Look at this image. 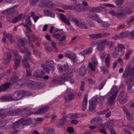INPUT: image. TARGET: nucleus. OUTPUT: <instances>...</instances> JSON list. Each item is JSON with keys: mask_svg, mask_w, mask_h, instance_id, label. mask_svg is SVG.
I'll list each match as a JSON object with an SVG mask.
<instances>
[{"mask_svg": "<svg viewBox=\"0 0 134 134\" xmlns=\"http://www.w3.org/2000/svg\"><path fill=\"white\" fill-rule=\"evenodd\" d=\"M42 2L47 7L52 8L55 6L54 4L51 3V0H42Z\"/></svg>", "mask_w": 134, "mask_h": 134, "instance_id": "b1692460", "label": "nucleus"}, {"mask_svg": "<svg viewBox=\"0 0 134 134\" xmlns=\"http://www.w3.org/2000/svg\"><path fill=\"white\" fill-rule=\"evenodd\" d=\"M18 45L19 48L20 49V51L22 53H25L26 51V48L25 46V43L24 41L22 38L18 39Z\"/></svg>", "mask_w": 134, "mask_h": 134, "instance_id": "9d476101", "label": "nucleus"}, {"mask_svg": "<svg viewBox=\"0 0 134 134\" xmlns=\"http://www.w3.org/2000/svg\"><path fill=\"white\" fill-rule=\"evenodd\" d=\"M124 33L122 32L119 34L113 37V38L115 39V40L118 39L120 38H122L124 37Z\"/></svg>", "mask_w": 134, "mask_h": 134, "instance_id": "49530a36", "label": "nucleus"}, {"mask_svg": "<svg viewBox=\"0 0 134 134\" xmlns=\"http://www.w3.org/2000/svg\"><path fill=\"white\" fill-rule=\"evenodd\" d=\"M92 51V49L91 48L89 47L86 49L84 51L81 52L80 54L82 55L88 54H90Z\"/></svg>", "mask_w": 134, "mask_h": 134, "instance_id": "2f4dec72", "label": "nucleus"}, {"mask_svg": "<svg viewBox=\"0 0 134 134\" xmlns=\"http://www.w3.org/2000/svg\"><path fill=\"white\" fill-rule=\"evenodd\" d=\"M90 105L89 107V110L90 112H92L94 110L96 106V103L95 102H89Z\"/></svg>", "mask_w": 134, "mask_h": 134, "instance_id": "f704fd0d", "label": "nucleus"}, {"mask_svg": "<svg viewBox=\"0 0 134 134\" xmlns=\"http://www.w3.org/2000/svg\"><path fill=\"white\" fill-rule=\"evenodd\" d=\"M110 57L109 54L107 55V57L105 59V64L107 67H109L110 65Z\"/></svg>", "mask_w": 134, "mask_h": 134, "instance_id": "8fccbe9b", "label": "nucleus"}, {"mask_svg": "<svg viewBox=\"0 0 134 134\" xmlns=\"http://www.w3.org/2000/svg\"><path fill=\"white\" fill-rule=\"evenodd\" d=\"M79 117L78 114L76 113L75 114H71L70 115V118L71 119H76Z\"/></svg>", "mask_w": 134, "mask_h": 134, "instance_id": "13d9d810", "label": "nucleus"}, {"mask_svg": "<svg viewBox=\"0 0 134 134\" xmlns=\"http://www.w3.org/2000/svg\"><path fill=\"white\" fill-rule=\"evenodd\" d=\"M25 82L27 83L28 86L31 87L33 89H37L38 85L35 82H32L31 80H27L25 81Z\"/></svg>", "mask_w": 134, "mask_h": 134, "instance_id": "6ab92c4d", "label": "nucleus"}, {"mask_svg": "<svg viewBox=\"0 0 134 134\" xmlns=\"http://www.w3.org/2000/svg\"><path fill=\"white\" fill-rule=\"evenodd\" d=\"M20 126H21V127L22 128V122L21 119L13 123L12 126L11 128L12 129H15L19 128Z\"/></svg>", "mask_w": 134, "mask_h": 134, "instance_id": "412c9836", "label": "nucleus"}, {"mask_svg": "<svg viewBox=\"0 0 134 134\" xmlns=\"http://www.w3.org/2000/svg\"><path fill=\"white\" fill-rule=\"evenodd\" d=\"M43 132L44 133H46L47 134H50L53 132L54 130L52 128L48 127H45L43 128Z\"/></svg>", "mask_w": 134, "mask_h": 134, "instance_id": "72a5a7b5", "label": "nucleus"}, {"mask_svg": "<svg viewBox=\"0 0 134 134\" xmlns=\"http://www.w3.org/2000/svg\"><path fill=\"white\" fill-rule=\"evenodd\" d=\"M62 7L65 9H71L72 10V5H63Z\"/></svg>", "mask_w": 134, "mask_h": 134, "instance_id": "69168bd1", "label": "nucleus"}, {"mask_svg": "<svg viewBox=\"0 0 134 134\" xmlns=\"http://www.w3.org/2000/svg\"><path fill=\"white\" fill-rule=\"evenodd\" d=\"M118 92V91L116 88H112L107 94V95L109 97H108V102L109 104H114Z\"/></svg>", "mask_w": 134, "mask_h": 134, "instance_id": "423d86ee", "label": "nucleus"}, {"mask_svg": "<svg viewBox=\"0 0 134 134\" xmlns=\"http://www.w3.org/2000/svg\"><path fill=\"white\" fill-rule=\"evenodd\" d=\"M67 131L70 133H73L74 132L73 128L71 127H68L67 129Z\"/></svg>", "mask_w": 134, "mask_h": 134, "instance_id": "774afa93", "label": "nucleus"}, {"mask_svg": "<svg viewBox=\"0 0 134 134\" xmlns=\"http://www.w3.org/2000/svg\"><path fill=\"white\" fill-rule=\"evenodd\" d=\"M6 124V122L4 120H0V128L5 126Z\"/></svg>", "mask_w": 134, "mask_h": 134, "instance_id": "bf43d9fd", "label": "nucleus"}, {"mask_svg": "<svg viewBox=\"0 0 134 134\" xmlns=\"http://www.w3.org/2000/svg\"><path fill=\"white\" fill-rule=\"evenodd\" d=\"M60 30L59 29H56L54 32V34L52 35V36L59 41L58 44L60 46L64 45L66 42V36L62 33L55 34V33L59 32Z\"/></svg>", "mask_w": 134, "mask_h": 134, "instance_id": "7ed1b4c3", "label": "nucleus"}, {"mask_svg": "<svg viewBox=\"0 0 134 134\" xmlns=\"http://www.w3.org/2000/svg\"><path fill=\"white\" fill-rule=\"evenodd\" d=\"M65 56L67 58H70L74 62H76L77 61L76 57L74 54L66 53L65 54Z\"/></svg>", "mask_w": 134, "mask_h": 134, "instance_id": "cd10ccee", "label": "nucleus"}, {"mask_svg": "<svg viewBox=\"0 0 134 134\" xmlns=\"http://www.w3.org/2000/svg\"><path fill=\"white\" fill-rule=\"evenodd\" d=\"M106 43L109 46V48L110 49H112L114 47L115 44L113 42L108 41Z\"/></svg>", "mask_w": 134, "mask_h": 134, "instance_id": "603ef678", "label": "nucleus"}, {"mask_svg": "<svg viewBox=\"0 0 134 134\" xmlns=\"http://www.w3.org/2000/svg\"><path fill=\"white\" fill-rule=\"evenodd\" d=\"M98 65V62L95 56L94 55L92 56L91 59V63H90L88 66L91 69L92 71H94L95 70V68Z\"/></svg>", "mask_w": 134, "mask_h": 134, "instance_id": "f8f14e48", "label": "nucleus"}, {"mask_svg": "<svg viewBox=\"0 0 134 134\" xmlns=\"http://www.w3.org/2000/svg\"><path fill=\"white\" fill-rule=\"evenodd\" d=\"M129 128L131 129L132 130L134 131V122H132V124L129 123L127 125Z\"/></svg>", "mask_w": 134, "mask_h": 134, "instance_id": "338daca9", "label": "nucleus"}, {"mask_svg": "<svg viewBox=\"0 0 134 134\" xmlns=\"http://www.w3.org/2000/svg\"><path fill=\"white\" fill-rule=\"evenodd\" d=\"M128 98L127 93L122 91L120 93L118 98V100L119 102L121 104L125 103L127 101Z\"/></svg>", "mask_w": 134, "mask_h": 134, "instance_id": "6e6552de", "label": "nucleus"}, {"mask_svg": "<svg viewBox=\"0 0 134 134\" xmlns=\"http://www.w3.org/2000/svg\"><path fill=\"white\" fill-rule=\"evenodd\" d=\"M90 18L93 20L96 21L99 23H100L101 19L100 18H99L97 15L96 14H94Z\"/></svg>", "mask_w": 134, "mask_h": 134, "instance_id": "a19ab883", "label": "nucleus"}, {"mask_svg": "<svg viewBox=\"0 0 134 134\" xmlns=\"http://www.w3.org/2000/svg\"><path fill=\"white\" fill-rule=\"evenodd\" d=\"M125 47L123 44L118 43V46L114 48L112 53L113 57L116 58L119 56L123 55L125 52Z\"/></svg>", "mask_w": 134, "mask_h": 134, "instance_id": "20e7f679", "label": "nucleus"}, {"mask_svg": "<svg viewBox=\"0 0 134 134\" xmlns=\"http://www.w3.org/2000/svg\"><path fill=\"white\" fill-rule=\"evenodd\" d=\"M126 115L127 118L128 120L130 121H132L133 120V116L130 112Z\"/></svg>", "mask_w": 134, "mask_h": 134, "instance_id": "e2e57ef3", "label": "nucleus"}, {"mask_svg": "<svg viewBox=\"0 0 134 134\" xmlns=\"http://www.w3.org/2000/svg\"><path fill=\"white\" fill-rule=\"evenodd\" d=\"M6 116H15L14 109L9 110L8 109L7 113L6 114Z\"/></svg>", "mask_w": 134, "mask_h": 134, "instance_id": "de8ad7c7", "label": "nucleus"}, {"mask_svg": "<svg viewBox=\"0 0 134 134\" xmlns=\"http://www.w3.org/2000/svg\"><path fill=\"white\" fill-rule=\"evenodd\" d=\"M26 53V54L25 55L27 57V58L29 59V61H30L31 62H32L31 60L30 57V56L31 55V53L30 52H27V49L26 48V51L25 52V53Z\"/></svg>", "mask_w": 134, "mask_h": 134, "instance_id": "052dcab7", "label": "nucleus"}, {"mask_svg": "<svg viewBox=\"0 0 134 134\" xmlns=\"http://www.w3.org/2000/svg\"><path fill=\"white\" fill-rule=\"evenodd\" d=\"M0 100L3 102L12 100L11 95L8 94L4 95L0 97Z\"/></svg>", "mask_w": 134, "mask_h": 134, "instance_id": "5701e85b", "label": "nucleus"}, {"mask_svg": "<svg viewBox=\"0 0 134 134\" xmlns=\"http://www.w3.org/2000/svg\"><path fill=\"white\" fill-rule=\"evenodd\" d=\"M31 16L32 17L35 23H36L37 20L39 19L38 16H36L35 13L34 12H32L31 13Z\"/></svg>", "mask_w": 134, "mask_h": 134, "instance_id": "09e8293b", "label": "nucleus"}, {"mask_svg": "<svg viewBox=\"0 0 134 134\" xmlns=\"http://www.w3.org/2000/svg\"><path fill=\"white\" fill-rule=\"evenodd\" d=\"M49 109L48 106H45L42 107L41 108L39 109L35 113V114H40L43 113L45 112H47Z\"/></svg>", "mask_w": 134, "mask_h": 134, "instance_id": "a878e982", "label": "nucleus"}, {"mask_svg": "<svg viewBox=\"0 0 134 134\" xmlns=\"http://www.w3.org/2000/svg\"><path fill=\"white\" fill-rule=\"evenodd\" d=\"M106 82V81H104L102 82L100 84V85L98 86L97 88V89L99 90L102 89L103 88V87L105 84Z\"/></svg>", "mask_w": 134, "mask_h": 134, "instance_id": "4d7b16f0", "label": "nucleus"}, {"mask_svg": "<svg viewBox=\"0 0 134 134\" xmlns=\"http://www.w3.org/2000/svg\"><path fill=\"white\" fill-rule=\"evenodd\" d=\"M102 121V119L100 117H97L95 118L93 120H92L90 122L92 125H97L101 124V122Z\"/></svg>", "mask_w": 134, "mask_h": 134, "instance_id": "a211bd4d", "label": "nucleus"}, {"mask_svg": "<svg viewBox=\"0 0 134 134\" xmlns=\"http://www.w3.org/2000/svg\"><path fill=\"white\" fill-rule=\"evenodd\" d=\"M69 69V67L67 63H65L62 66H60L59 68V72H62L63 71H66Z\"/></svg>", "mask_w": 134, "mask_h": 134, "instance_id": "c756f323", "label": "nucleus"}, {"mask_svg": "<svg viewBox=\"0 0 134 134\" xmlns=\"http://www.w3.org/2000/svg\"><path fill=\"white\" fill-rule=\"evenodd\" d=\"M133 3L132 2L127 3V5L125 6V7H126V8L131 9L134 7Z\"/></svg>", "mask_w": 134, "mask_h": 134, "instance_id": "6e6d98bb", "label": "nucleus"}, {"mask_svg": "<svg viewBox=\"0 0 134 134\" xmlns=\"http://www.w3.org/2000/svg\"><path fill=\"white\" fill-rule=\"evenodd\" d=\"M30 16H25V22L29 25L32 26V23L30 20Z\"/></svg>", "mask_w": 134, "mask_h": 134, "instance_id": "79ce46f5", "label": "nucleus"}, {"mask_svg": "<svg viewBox=\"0 0 134 134\" xmlns=\"http://www.w3.org/2000/svg\"><path fill=\"white\" fill-rule=\"evenodd\" d=\"M134 22V16H131L130 17L127 21L126 23L127 24H129Z\"/></svg>", "mask_w": 134, "mask_h": 134, "instance_id": "3c124183", "label": "nucleus"}, {"mask_svg": "<svg viewBox=\"0 0 134 134\" xmlns=\"http://www.w3.org/2000/svg\"><path fill=\"white\" fill-rule=\"evenodd\" d=\"M133 81H127L126 83L127 86V91L130 93H133L134 92V83Z\"/></svg>", "mask_w": 134, "mask_h": 134, "instance_id": "4468645a", "label": "nucleus"}, {"mask_svg": "<svg viewBox=\"0 0 134 134\" xmlns=\"http://www.w3.org/2000/svg\"><path fill=\"white\" fill-rule=\"evenodd\" d=\"M25 94V91H16L11 95L12 100L16 101L21 99Z\"/></svg>", "mask_w": 134, "mask_h": 134, "instance_id": "0eeeda50", "label": "nucleus"}, {"mask_svg": "<svg viewBox=\"0 0 134 134\" xmlns=\"http://www.w3.org/2000/svg\"><path fill=\"white\" fill-rule=\"evenodd\" d=\"M14 58H15V65L14 69L16 70L19 67L20 63V60L22 58L21 57L17 54H15L14 55Z\"/></svg>", "mask_w": 134, "mask_h": 134, "instance_id": "ddd939ff", "label": "nucleus"}, {"mask_svg": "<svg viewBox=\"0 0 134 134\" xmlns=\"http://www.w3.org/2000/svg\"><path fill=\"white\" fill-rule=\"evenodd\" d=\"M99 34L100 38L107 37L110 35V33L105 32L103 33H99Z\"/></svg>", "mask_w": 134, "mask_h": 134, "instance_id": "864d4df0", "label": "nucleus"}, {"mask_svg": "<svg viewBox=\"0 0 134 134\" xmlns=\"http://www.w3.org/2000/svg\"><path fill=\"white\" fill-rule=\"evenodd\" d=\"M45 64H42L41 66L43 70L46 71L48 74L50 71H53L55 68V65L52 60H47L45 61Z\"/></svg>", "mask_w": 134, "mask_h": 134, "instance_id": "39448f33", "label": "nucleus"}, {"mask_svg": "<svg viewBox=\"0 0 134 134\" xmlns=\"http://www.w3.org/2000/svg\"><path fill=\"white\" fill-rule=\"evenodd\" d=\"M79 26L81 28L85 29L88 28L86 22L84 21H82L80 22Z\"/></svg>", "mask_w": 134, "mask_h": 134, "instance_id": "a18cd8bd", "label": "nucleus"}, {"mask_svg": "<svg viewBox=\"0 0 134 134\" xmlns=\"http://www.w3.org/2000/svg\"><path fill=\"white\" fill-rule=\"evenodd\" d=\"M59 15L60 19L63 23L66 24L68 26L70 25V23L68 19L66 17L64 14L59 13Z\"/></svg>", "mask_w": 134, "mask_h": 134, "instance_id": "4be33fe9", "label": "nucleus"}, {"mask_svg": "<svg viewBox=\"0 0 134 134\" xmlns=\"http://www.w3.org/2000/svg\"><path fill=\"white\" fill-rule=\"evenodd\" d=\"M23 15V14H20L18 16L14 18L13 20L11 21V22L13 23H15L17 22L22 19L21 17Z\"/></svg>", "mask_w": 134, "mask_h": 134, "instance_id": "4c0bfd02", "label": "nucleus"}, {"mask_svg": "<svg viewBox=\"0 0 134 134\" xmlns=\"http://www.w3.org/2000/svg\"><path fill=\"white\" fill-rule=\"evenodd\" d=\"M106 126L108 128L110 129L114 127V124L113 121H109L107 122Z\"/></svg>", "mask_w": 134, "mask_h": 134, "instance_id": "c03bdc74", "label": "nucleus"}, {"mask_svg": "<svg viewBox=\"0 0 134 134\" xmlns=\"http://www.w3.org/2000/svg\"><path fill=\"white\" fill-rule=\"evenodd\" d=\"M15 115H21L22 113V111L20 108L14 110Z\"/></svg>", "mask_w": 134, "mask_h": 134, "instance_id": "5fc2aeb1", "label": "nucleus"}, {"mask_svg": "<svg viewBox=\"0 0 134 134\" xmlns=\"http://www.w3.org/2000/svg\"><path fill=\"white\" fill-rule=\"evenodd\" d=\"M122 11L124 13L125 16L126 15H130L133 12L132 11L131 9L126 8V7H125V9H122Z\"/></svg>", "mask_w": 134, "mask_h": 134, "instance_id": "58836bf2", "label": "nucleus"}, {"mask_svg": "<svg viewBox=\"0 0 134 134\" xmlns=\"http://www.w3.org/2000/svg\"><path fill=\"white\" fill-rule=\"evenodd\" d=\"M21 119L22 122V128H23L24 126L31 124L32 122V121L31 119L28 118L25 119L24 118H22Z\"/></svg>", "mask_w": 134, "mask_h": 134, "instance_id": "aec40b11", "label": "nucleus"}, {"mask_svg": "<svg viewBox=\"0 0 134 134\" xmlns=\"http://www.w3.org/2000/svg\"><path fill=\"white\" fill-rule=\"evenodd\" d=\"M101 22L100 23H101V26L102 27L103 30H105L107 29L109 26H110V24L108 23L101 20Z\"/></svg>", "mask_w": 134, "mask_h": 134, "instance_id": "473e14b6", "label": "nucleus"}, {"mask_svg": "<svg viewBox=\"0 0 134 134\" xmlns=\"http://www.w3.org/2000/svg\"><path fill=\"white\" fill-rule=\"evenodd\" d=\"M12 55L9 53H6L4 54L3 59V63L7 65L9 64V61L11 60Z\"/></svg>", "mask_w": 134, "mask_h": 134, "instance_id": "dca6fc26", "label": "nucleus"}, {"mask_svg": "<svg viewBox=\"0 0 134 134\" xmlns=\"http://www.w3.org/2000/svg\"><path fill=\"white\" fill-rule=\"evenodd\" d=\"M89 37L92 40H95L97 38H100L99 34H91L88 35Z\"/></svg>", "mask_w": 134, "mask_h": 134, "instance_id": "ea45409f", "label": "nucleus"}, {"mask_svg": "<svg viewBox=\"0 0 134 134\" xmlns=\"http://www.w3.org/2000/svg\"><path fill=\"white\" fill-rule=\"evenodd\" d=\"M108 41L107 40H99L97 45L96 49L99 51H102L104 50V45Z\"/></svg>", "mask_w": 134, "mask_h": 134, "instance_id": "9b49d317", "label": "nucleus"}, {"mask_svg": "<svg viewBox=\"0 0 134 134\" xmlns=\"http://www.w3.org/2000/svg\"><path fill=\"white\" fill-rule=\"evenodd\" d=\"M10 86L9 83L6 82L0 86V92L5 91Z\"/></svg>", "mask_w": 134, "mask_h": 134, "instance_id": "393cba45", "label": "nucleus"}, {"mask_svg": "<svg viewBox=\"0 0 134 134\" xmlns=\"http://www.w3.org/2000/svg\"><path fill=\"white\" fill-rule=\"evenodd\" d=\"M87 94H86L84 96L83 101L82 103V109L84 111L86 108V105L87 101Z\"/></svg>", "mask_w": 134, "mask_h": 134, "instance_id": "bb28decb", "label": "nucleus"}, {"mask_svg": "<svg viewBox=\"0 0 134 134\" xmlns=\"http://www.w3.org/2000/svg\"><path fill=\"white\" fill-rule=\"evenodd\" d=\"M45 74V72L41 69H37L33 72L34 76L40 78H42Z\"/></svg>", "mask_w": 134, "mask_h": 134, "instance_id": "2eb2a0df", "label": "nucleus"}, {"mask_svg": "<svg viewBox=\"0 0 134 134\" xmlns=\"http://www.w3.org/2000/svg\"><path fill=\"white\" fill-rule=\"evenodd\" d=\"M18 80V77L16 75H13L12 76L10 79L9 83L10 85V84L13 85V84L16 83Z\"/></svg>", "mask_w": 134, "mask_h": 134, "instance_id": "c85d7f7f", "label": "nucleus"}, {"mask_svg": "<svg viewBox=\"0 0 134 134\" xmlns=\"http://www.w3.org/2000/svg\"><path fill=\"white\" fill-rule=\"evenodd\" d=\"M132 53V52L131 50H129L128 51L125 55V59L126 60H128L130 58V55Z\"/></svg>", "mask_w": 134, "mask_h": 134, "instance_id": "680f3d73", "label": "nucleus"}, {"mask_svg": "<svg viewBox=\"0 0 134 134\" xmlns=\"http://www.w3.org/2000/svg\"><path fill=\"white\" fill-rule=\"evenodd\" d=\"M81 4H76L75 6H72V10L74 9L76 11H79L81 10Z\"/></svg>", "mask_w": 134, "mask_h": 134, "instance_id": "37998d69", "label": "nucleus"}, {"mask_svg": "<svg viewBox=\"0 0 134 134\" xmlns=\"http://www.w3.org/2000/svg\"><path fill=\"white\" fill-rule=\"evenodd\" d=\"M14 11L13 9H9L3 11L2 13L3 14L8 13L6 16L7 19L9 22L10 23L11 22V20L15 16Z\"/></svg>", "mask_w": 134, "mask_h": 134, "instance_id": "1a4fd4ad", "label": "nucleus"}, {"mask_svg": "<svg viewBox=\"0 0 134 134\" xmlns=\"http://www.w3.org/2000/svg\"><path fill=\"white\" fill-rule=\"evenodd\" d=\"M122 76L124 78H126L125 82L127 81H134V67L132 68L130 65H129L126 67Z\"/></svg>", "mask_w": 134, "mask_h": 134, "instance_id": "f03ea898", "label": "nucleus"}, {"mask_svg": "<svg viewBox=\"0 0 134 134\" xmlns=\"http://www.w3.org/2000/svg\"><path fill=\"white\" fill-rule=\"evenodd\" d=\"M28 61L29 62H31L30 61H29V59L26 56H25L22 60V62L24 67L29 69L30 68V66L29 64Z\"/></svg>", "mask_w": 134, "mask_h": 134, "instance_id": "f3484780", "label": "nucleus"}, {"mask_svg": "<svg viewBox=\"0 0 134 134\" xmlns=\"http://www.w3.org/2000/svg\"><path fill=\"white\" fill-rule=\"evenodd\" d=\"M67 95V96L65 97V99L66 100H71L74 98V95L72 92H68Z\"/></svg>", "mask_w": 134, "mask_h": 134, "instance_id": "7c9ffc66", "label": "nucleus"}, {"mask_svg": "<svg viewBox=\"0 0 134 134\" xmlns=\"http://www.w3.org/2000/svg\"><path fill=\"white\" fill-rule=\"evenodd\" d=\"M74 69L72 72H66L60 77H54L52 79V83L54 84H63L66 81L71 79L73 77L72 73L75 71Z\"/></svg>", "mask_w": 134, "mask_h": 134, "instance_id": "f257e3e1", "label": "nucleus"}, {"mask_svg": "<svg viewBox=\"0 0 134 134\" xmlns=\"http://www.w3.org/2000/svg\"><path fill=\"white\" fill-rule=\"evenodd\" d=\"M101 69L102 72L104 74H106L108 72V70L105 67L103 66L101 67Z\"/></svg>", "mask_w": 134, "mask_h": 134, "instance_id": "0e129e2a", "label": "nucleus"}, {"mask_svg": "<svg viewBox=\"0 0 134 134\" xmlns=\"http://www.w3.org/2000/svg\"><path fill=\"white\" fill-rule=\"evenodd\" d=\"M126 16L123 11L118 12L117 15V18L119 19H124Z\"/></svg>", "mask_w": 134, "mask_h": 134, "instance_id": "e433bc0d", "label": "nucleus"}, {"mask_svg": "<svg viewBox=\"0 0 134 134\" xmlns=\"http://www.w3.org/2000/svg\"><path fill=\"white\" fill-rule=\"evenodd\" d=\"M79 72L80 75L84 76L86 73V70L84 66H82L79 69Z\"/></svg>", "mask_w": 134, "mask_h": 134, "instance_id": "c9c22d12", "label": "nucleus"}]
</instances>
